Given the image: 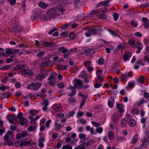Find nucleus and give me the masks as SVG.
Instances as JSON below:
<instances>
[{
	"label": "nucleus",
	"instance_id": "37",
	"mask_svg": "<svg viewBox=\"0 0 149 149\" xmlns=\"http://www.w3.org/2000/svg\"><path fill=\"white\" fill-rule=\"evenodd\" d=\"M110 33L113 36H118V34L117 31H113L111 30H109Z\"/></svg>",
	"mask_w": 149,
	"mask_h": 149
},
{
	"label": "nucleus",
	"instance_id": "33",
	"mask_svg": "<svg viewBox=\"0 0 149 149\" xmlns=\"http://www.w3.org/2000/svg\"><path fill=\"white\" fill-rule=\"evenodd\" d=\"M77 50V49L76 48H72L70 49V50L68 51V53L70 55H71L75 52Z\"/></svg>",
	"mask_w": 149,
	"mask_h": 149
},
{
	"label": "nucleus",
	"instance_id": "15",
	"mask_svg": "<svg viewBox=\"0 0 149 149\" xmlns=\"http://www.w3.org/2000/svg\"><path fill=\"white\" fill-rule=\"evenodd\" d=\"M54 62L52 61H46L42 63L43 66L49 67L51 66L53 64Z\"/></svg>",
	"mask_w": 149,
	"mask_h": 149
},
{
	"label": "nucleus",
	"instance_id": "14",
	"mask_svg": "<svg viewBox=\"0 0 149 149\" xmlns=\"http://www.w3.org/2000/svg\"><path fill=\"white\" fill-rule=\"evenodd\" d=\"M7 117L9 122L12 124H14V120L16 118V117L15 116L8 115L7 116Z\"/></svg>",
	"mask_w": 149,
	"mask_h": 149
},
{
	"label": "nucleus",
	"instance_id": "28",
	"mask_svg": "<svg viewBox=\"0 0 149 149\" xmlns=\"http://www.w3.org/2000/svg\"><path fill=\"white\" fill-rule=\"evenodd\" d=\"M70 23H67L63 24L61 27V29L62 30H65L68 29V26L70 24Z\"/></svg>",
	"mask_w": 149,
	"mask_h": 149
},
{
	"label": "nucleus",
	"instance_id": "62",
	"mask_svg": "<svg viewBox=\"0 0 149 149\" xmlns=\"http://www.w3.org/2000/svg\"><path fill=\"white\" fill-rule=\"evenodd\" d=\"M143 42L146 45H148L149 44V39L144 38Z\"/></svg>",
	"mask_w": 149,
	"mask_h": 149
},
{
	"label": "nucleus",
	"instance_id": "7",
	"mask_svg": "<svg viewBox=\"0 0 149 149\" xmlns=\"http://www.w3.org/2000/svg\"><path fill=\"white\" fill-rule=\"evenodd\" d=\"M52 108L56 112L61 111L63 109L62 106L59 104H55L52 105Z\"/></svg>",
	"mask_w": 149,
	"mask_h": 149
},
{
	"label": "nucleus",
	"instance_id": "49",
	"mask_svg": "<svg viewBox=\"0 0 149 149\" xmlns=\"http://www.w3.org/2000/svg\"><path fill=\"white\" fill-rule=\"evenodd\" d=\"M10 68V65H6L1 67L0 68V70H6L9 69Z\"/></svg>",
	"mask_w": 149,
	"mask_h": 149
},
{
	"label": "nucleus",
	"instance_id": "30",
	"mask_svg": "<svg viewBox=\"0 0 149 149\" xmlns=\"http://www.w3.org/2000/svg\"><path fill=\"white\" fill-rule=\"evenodd\" d=\"M131 23L132 26L133 27H136L138 25L137 22L135 19L132 20L131 22Z\"/></svg>",
	"mask_w": 149,
	"mask_h": 149
},
{
	"label": "nucleus",
	"instance_id": "40",
	"mask_svg": "<svg viewBox=\"0 0 149 149\" xmlns=\"http://www.w3.org/2000/svg\"><path fill=\"white\" fill-rule=\"evenodd\" d=\"M69 37L70 38L72 39H75L76 37L75 33L73 32L70 33L69 34Z\"/></svg>",
	"mask_w": 149,
	"mask_h": 149
},
{
	"label": "nucleus",
	"instance_id": "17",
	"mask_svg": "<svg viewBox=\"0 0 149 149\" xmlns=\"http://www.w3.org/2000/svg\"><path fill=\"white\" fill-rule=\"evenodd\" d=\"M113 102H114V99L113 97H110L108 100V104L109 107L111 108L113 106Z\"/></svg>",
	"mask_w": 149,
	"mask_h": 149
},
{
	"label": "nucleus",
	"instance_id": "32",
	"mask_svg": "<svg viewBox=\"0 0 149 149\" xmlns=\"http://www.w3.org/2000/svg\"><path fill=\"white\" fill-rule=\"evenodd\" d=\"M100 12V11H99L98 10H95L92 11L90 13L89 15L91 17L92 16V15L94 14L97 15L99 14Z\"/></svg>",
	"mask_w": 149,
	"mask_h": 149
},
{
	"label": "nucleus",
	"instance_id": "57",
	"mask_svg": "<svg viewBox=\"0 0 149 149\" xmlns=\"http://www.w3.org/2000/svg\"><path fill=\"white\" fill-rule=\"evenodd\" d=\"M102 86V84L100 83L96 82L94 85L95 88H98L101 87Z\"/></svg>",
	"mask_w": 149,
	"mask_h": 149
},
{
	"label": "nucleus",
	"instance_id": "53",
	"mask_svg": "<svg viewBox=\"0 0 149 149\" xmlns=\"http://www.w3.org/2000/svg\"><path fill=\"white\" fill-rule=\"evenodd\" d=\"M75 112L73 111L70 112L66 116L67 118H70L73 115H74Z\"/></svg>",
	"mask_w": 149,
	"mask_h": 149
},
{
	"label": "nucleus",
	"instance_id": "4",
	"mask_svg": "<svg viewBox=\"0 0 149 149\" xmlns=\"http://www.w3.org/2000/svg\"><path fill=\"white\" fill-rule=\"evenodd\" d=\"M73 84L75 87L81 88L82 87V82L81 81L77 79H75L73 81Z\"/></svg>",
	"mask_w": 149,
	"mask_h": 149
},
{
	"label": "nucleus",
	"instance_id": "59",
	"mask_svg": "<svg viewBox=\"0 0 149 149\" xmlns=\"http://www.w3.org/2000/svg\"><path fill=\"white\" fill-rule=\"evenodd\" d=\"M42 104L45 106H47L49 104V102L47 100H45L41 102Z\"/></svg>",
	"mask_w": 149,
	"mask_h": 149
},
{
	"label": "nucleus",
	"instance_id": "19",
	"mask_svg": "<svg viewBox=\"0 0 149 149\" xmlns=\"http://www.w3.org/2000/svg\"><path fill=\"white\" fill-rule=\"evenodd\" d=\"M19 123L21 125H23L27 123L28 121L25 118L22 117L19 120Z\"/></svg>",
	"mask_w": 149,
	"mask_h": 149
},
{
	"label": "nucleus",
	"instance_id": "43",
	"mask_svg": "<svg viewBox=\"0 0 149 149\" xmlns=\"http://www.w3.org/2000/svg\"><path fill=\"white\" fill-rule=\"evenodd\" d=\"M88 29L91 34H95L97 32V29H96L89 28Z\"/></svg>",
	"mask_w": 149,
	"mask_h": 149
},
{
	"label": "nucleus",
	"instance_id": "45",
	"mask_svg": "<svg viewBox=\"0 0 149 149\" xmlns=\"http://www.w3.org/2000/svg\"><path fill=\"white\" fill-rule=\"evenodd\" d=\"M108 136L110 140H112L114 138L113 134L112 132H110L108 134Z\"/></svg>",
	"mask_w": 149,
	"mask_h": 149
},
{
	"label": "nucleus",
	"instance_id": "60",
	"mask_svg": "<svg viewBox=\"0 0 149 149\" xmlns=\"http://www.w3.org/2000/svg\"><path fill=\"white\" fill-rule=\"evenodd\" d=\"M86 135L83 133H81L79 134V137L80 139H83L85 138Z\"/></svg>",
	"mask_w": 149,
	"mask_h": 149
},
{
	"label": "nucleus",
	"instance_id": "48",
	"mask_svg": "<svg viewBox=\"0 0 149 149\" xmlns=\"http://www.w3.org/2000/svg\"><path fill=\"white\" fill-rule=\"evenodd\" d=\"M91 123L94 126L96 127H99L100 125L99 123L95 121H93Z\"/></svg>",
	"mask_w": 149,
	"mask_h": 149
},
{
	"label": "nucleus",
	"instance_id": "41",
	"mask_svg": "<svg viewBox=\"0 0 149 149\" xmlns=\"http://www.w3.org/2000/svg\"><path fill=\"white\" fill-rule=\"evenodd\" d=\"M45 54V52L44 51H42L38 53L37 56L39 58H41Z\"/></svg>",
	"mask_w": 149,
	"mask_h": 149
},
{
	"label": "nucleus",
	"instance_id": "26",
	"mask_svg": "<svg viewBox=\"0 0 149 149\" xmlns=\"http://www.w3.org/2000/svg\"><path fill=\"white\" fill-rule=\"evenodd\" d=\"M38 5L39 7H41L42 9L45 8L46 7H47L48 6L47 4L43 2H39Z\"/></svg>",
	"mask_w": 149,
	"mask_h": 149
},
{
	"label": "nucleus",
	"instance_id": "42",
	"mask_svg": "<svg viewBox=\"0 0 149 149\" xmlns=\"http://www.w3.org/2000/svg\"><path fill=\"white\" fill-rule=\"evenodd\" d=\"M127 121L125 118L123 119L121 121V124L122 126H125L127 123Z\"/></svg>",
	"mask_w": 149,
	"mask_h": 149
},
{
	"label": "nucleus",
	"instance_id": "50",
	"mask_svg": "<svg viewBox=\"0 0 149 149\" xmlns=\"http://www.w3.org/2000/svg\"><path fill=\"white\" fill-rule=\"evenodd\" d=\"M103 130V128L101 127H99L96 129V132L99 134L101 133L102 132Z\"/></svg>",
	"mask_w": 149,
	"mask_h": 149
},
{
	"label": "nucleus",
	"instance_id": "11",
	"mask_svg": "<svg viewBox=\"0 0 149 149\" xmlns=\"http://www.w3.org/2000/svg\"><path fill=\"white\" fill-rule=\"evenodd\" d=\"M136 47L138 48V49L136 51V53L139 54L140 53L143 48V46L141 43L136 42Z\"/></svg>",
	"mask_w": 149,
	"mask_h": 149
},
{
	"label": "nucleus",
	"instance_id": "63",
	"mask_svg": "<svg viewBox=\"0 0 149 149\" xmlns=\"http://www.w3.org/2000/svg\"><path fill=\"white\" fill-rule=\"evenodd\" d=\"M143 25L145 28H148L149 26V21H148L144 22Z\"/></svg>",
	"mask_w": 149,
	"mask_h": 149
},
{
	"label": "nucleus",
	"instance_id": "16",
	"mask_svg": "<svg viewBox=\"0 0 149 149\" xmlns=\"http://www.w3.org/2000/svg\"><path fill=\"white\" fill-rule=\"evenodd\" d=\"M27 134L25 132H22L21 133H18L16 135V138L19 139L21 137H24L27 135Z\"/></svg>",
	"mask_w": 149,
	"mask_h": 149
},
{
	"label": "nucleus",
	"instance_id": "52",
	"mask_svg": "<svg viewBox=\"0 0 149 149\" xmlns=\"http://www.w3.org/2000/svg\"><path fill=\"white\" fill-rule=\"evenodd\" d=\"M145 78L144 76H142L139 78L138 79V81H139L141 84H143L144 82V79Z\"/></svg>",
	"mask_w": 149,
	"mask_h": 149
},
{
	"label": "nucleus",
	"instance_id": "9",
	"mask_svg": "<svg viewBox=\"0 0 149 149\" xmlns=\"http://www.w3.org/2000/svg\"><path fill=\"white\" fill-rule=\"evenodd\" d=\"M19 68L23 70L22 74H28V72L26 71H27L29 68L27 66L25 65H23L19 66Z\"/></svg>",
	"mask_w": 149,
	"mask_h": 149
},
{
	"label": "nucleus",
	"instance_id": "6",
	"mask_svg": "<svg viewBox=\"0 0 149 149\" xmlns=\"http://www.w3.org/2000/svg\"><path fill=\"white\" fill-rule=\"evenodd\" d=\"M39 16V12L37 9H35L31 15V19L32 21L36 19Z\"/></svg>",
	"mask_w": 149,
	"mask_h": 149
},
{
	"label": "nucleus",
	"instance_id": "2",
	"mask_svg": "<svg viewBox=\"0 0 149 149\" xmlns=\"http://www.w3.org/2000/svg\"><path fill=\"white\" fill-rule=\"evenodd\" d=\"M42 84L39 83H32L31 84H28L26 88L28 90H31L34 91L38 90L41 86Z\"/></svg>",
	"mask_w": 149,
	"mask_h": 149
},
{
	"label": "nucleus",
	"instance_id": "44",
	"mask_svg": "<svg viewBox=\"0 0 149 149\" xmlns=\"http://www.w3.org/2000/svg\"><path fill=\"white\" fill-rule=\"evenodd\" d=\"M68 101L70 103H72L76 102V100L73 97H70L68 98Z\"/></svg>",
	"mask_w": 149,
	"mask_h": 149
},
{
	"label": "nucleus",
	"instance_id": "64",
	"mask_svg": "<svg viewBox=\"0 0 149 149\" xmlns=\"http://www.w3.org/2000/svg\"><path fill=\"white\" fill-rule=\"evenodd\" d=\"M144 60L145 61H147L148 63L149 64V56L146 55L144 57Z\"/></svg>",
	"mask_w": 149,
	"mask_h": 149
},
{
	"label": "nucleus",
	"instance_id": "20",
	"mask_svg": "<svg viewBox=\"0 0 149 149\" xmlns=\"http://www.w3.org/2000/svg\"><path fill=\"white\" fill-rule=\"evenodd\" d=\"M131 56V53L129 52H126L123 56V59L124 61H126L127 59L130 57Z\"/></svg>",
	"mask_w": 149,
	"mask_h": 149
},
{
	"label": "nucleus",
	"instance_id": "29",
	"mask_svg": "<svg viewBox=\"0 0 149 149\" xmlns=\"http://www.w3.org/2000/svg\"><path fill=\"white\" fill-rule=\"evenodd\" d=\"M93 52L92 50L91 49H88L85 51V54L88 56H91Z\"/></svg>",
	"mask_w": 149,
	"mask_h": 149
},
{
	"label": "nucleus",
	"instance_id": "34",
	"mask_svg": "<svg viewBox=\"0 0 149 149\" xmlns=\"http://www.w3.org/2000/svg\"><path fill=\"white\" fill-rule=\"evenodd\" d=\"M49 81L48 82V83L52 86H53L55 85L56 83V79L49 80Z\"/></svg>",
	"mask_w": 149,
	"mask_h": 149
},
{
	"label": "nucleus",
	"instance_id": "46",
	"mask_svg": "<svg viewBox=\"0 0 149 149\" xmlns=\"http://www.w3.org/2000/svg\"><path fill=\"white\" fill-rule=\"evenodd\" d=\"M6 53L7 55H8L11 54H13L12 49H8L6 51Z\"/></svg>",
	"mask_w": 149,
	"mask_h": 149
},
{
	"label": "nucleus",
	"instance_id": "5",
	"mask_svg": "<svg viewBox=\"0 0 149 149\" xmlns=\"http://www.w3.org/2000/svg\"><path fill=\"white\" fill-rule=\"evenodd\" d=\"M42 45L44 47H48L49 48H54L56 47L55 43L47 41H43L42 42Z\"/></svg>",
	"mask_w": 149,
	"mask_h": 149
},
{
	"label": "nucleus",
	"instance_id": "3",
	"mask_svg": "<svg viewBox=\"0 0 149 149\" xmlns=\"http://www.w3.org/2000/svg\"><path fill=\"white\" fill-rule=\"evenodd\" d=\"M13 136V132L11 131H8L4 136V140L6 141H8L9 137L10 136ZM4 143L6 144V146H11L13 144V143L12 141H9L6 142Z\"/></svg>",
	"mask_w": 149,
	"mask_h": 149
},
{
	"label": "nucleus",
	"instance_id": "22",
	"mask_svg": "<svg viewBox=\"0 0 149 149\" xmlns=\"http://www.w3.org/2000/svg\"><path fill=\"white\" fill-rule=\"evenodd\" d=\"M129 43L133 48H136V42H135L134 39L130 40L129 42Z\"/></svg>",
	"mask_w": 149,
	"mask_h": 149
},
{
	"label": "nucleus",
	"instance_id": "1",
	"mask_svg": "<svg viewBox=\"0 0 149 149\" xmlns=\"http://www.w3.org/2000/svg\"><path fill=\"white\" fill-rule=\"evenodd\" d=\"M65 11V9L63 8L61 5H59L56 7H54L49 10L50 14H47V16H49V17L45 18V20H47L51 19L52 18L57 16L58 14L56 12L58 11H60L63 13Z\"/></svg>",
	"mask_w": 149,
	"mask_h": 149
},
{
	"label": "nucleus",
	"instance_id": "10",
	"mask_svg": "<svg viewBox=\"0 0 149 149\" xmlns=\"http://www.w3.org/2000/svg\"><path fill=\"white\" fill-rule=\"evenodd\" d=\"M102 70L99 69H98L96 72V74L98 79L100 81H102L103 79V78L102 76Z\"/></svg>",
	"mask_w": 149,
	"mask_h": 149
},
{
	"label": "nucleus",
	"instance_id": "47",
	"mask_svg": "<svg viewBox=\"0 0 149 149\" xmlns=\"http://www.w3.org/2000/svg\"><path fill=\"white\" fill-rule=\"evenodd\" d=\"M81 76L83 77V78H87V74L86 72L83 70L81 73Z\"/></svg>",
	"mask_w": 149,
	"mask_h": 149
},
{
	"label": "nucleus",
	"instance_id": "21",
	"mask_svg": "<svg viewBox=\"0 0 149 149\" xmlns=\"http://www.w3.org/2000/svg\"><path fill=\"white\" fill-rule=\"evenodd\" d=\"M58 49L59 51L63 54H65L69 51L68 49L64 47H59L58 48Z\"/></svg>",
	"mask_w": 149,
	"mask_h": 149
},
{
	"label": "nucleus",
	"instance_id": "51",
	"mask_svg": "<svg viewBox=\"0 0 149 149\" xmlns=\"http://www.w3.org/2000/svg\"><path fill=\"white\" fill-rule=\"evenodd\" d=\"M62 149H72V147L71 146L65 145L62 147Z\"/></svg>",
	"mask_w": 149,
	"mask_h": 149
},
{
	"label": "nucleus",
	"instance_id": "36",
	"mask_svg": "<svg viewBox=\"0 0 149 149\" xmlns=\"http://www.w3.org/2000/svg\"><path fill=\"white\" fill-rule=\"evenodd\" d=\"M110 0H105L104 1L101 2L99 4L100 6L102 5H105L108 4V3L110 2Z\"/></svg>",
	"mask_w": 149,
	"mask_h": 149
},
{
	"label": "nucleus",
	"instance_id": "61",
	"mask_svg": "<svg viewBox=\"0 0 149 149\" xmlns=\"http://www.w3.org/2000/svg\"><path fill=\"white\" fill-rule=\"evenodd\" d=\"M88 31L85 33V35L86 37H90L91 36V33L90 32L89 30L88 29Z\"/></svg>",
	"mask_w": 149,
	"mask_h": 149
},
{
	"label": "nucleus",
	"instance_id": "56",
	"mask_svg": "<svg viewBox=\"0 0 149 149\" xmlns=\"http://www.w3.org/2000/svg\"><path fill=\"white\" fill-rule=\"evenodd\" d=\"M12 5H14L15 4L16 0H7Z\"/></svg>",
	"mask_w": 149,
	"mask_h": 149
},
{
	"label": "nucleus",
	"instance_id": "58",
	"mask_svg": "<svg viewBox=\"0 0 149 149\" xmlns=\"http://www.w3.org/2000/svg\"><path fill=\"white\" fill-rule=\"evenodd\" d=\"M118 15L117 13H115L113 15V17L115 21H117L118 18Z\"/></svg>",
	"mask_w": 149,
	"mask_h": 149
},
{
	"label": "nucleus",
	"instance_id": "39",
	"mask_svg": "<svg viewBox=\"0 0 149 149\" xmlns=\"http://www.w3.org/2000/svg\"><path fill=\"white\" fill-rule=\"evenodd\" d=\"M125 47V44H120L118 45L117 47V49H123Z\"/></svg>",
	"mask_w": 149,
	"mask_h": 149
},
{
	"label": "nucleus",
	"instance_id": "24",
	"mask_svg": "<svg viewBox=\"0 0 149 149\" xmlns=\"http://www.w3.org/2000/svg\"><path fill=\"white\" fill-rule=\"evenodd\" d=\"M54 127L56 130H58L62 127V125L60 124H58L57 121H56L54 123Z\"/></svg>",
	"mask_w": 149,
	"mask_h": 149
},
{
	"label": "nucleus",
	"instance_id": "35",
	"mask_svg": "<svg viewBox=\"0 0 149 149\" xmlns=\"http://www.w3.org/2000/svg\"><path fill=\"white\" fill-rule=\"evenodd\" d=\"M38 112V111L35 109H32L30 110V114L33 116H35Z\"/></svg>",
	"mask_w": 149,
	"mask_h": 149
},
{
	"label": "nucleus",
	"instance_id": "31",
	"mask_svg": "<svg viewBox=\"0 0 149 149\" xmlns=\"http://www.w3.org/2000/svg\"><path fill=\"white\" fill-rule=\"evenodd\" d=\"M143 145L146 147L148 145L149 142L148 140L146 138H144L143 140Z\"/></svg>",
	"mask_w": 149,
	"mask_h": 149
},
{
	"label": "nucleus",
	"instance_id": "54",
	"mask_svg": "<svg viewBox=\"0 0 149 149\" xmlns=\"http://www.w3.org/2000/svg\"><path fill=\"white\" fill-rule=\"evenodd\" d=\"M104 62L103 58H101L97 61V63L100 65H102Z\"/></svg>",
	"mask_w": 149,
	"mask_h": 149
},
{
	"label": "nucleus",
	"instance_id": "25",
	"mask_svg": "<svg viewBox=\"0 0 149 149\" xmlns=\"http://www.w3.org/2000/svg\"><path fill=\"white\" fill-rule=\"evenodd\" d=\"M130 77H131V76H130L129 74H123L122 76V79L123 81L126 82L127 81L128 78Z\"/></svg>",
	"mask_w": 149,
	"mask_h": 149
},
{
	"label": "nucleus",
	"instance_id": "55",
	"mask_svg": "<svg viewBox=\"0 0 149 149\" xmlns=\"http://www.w3.org/2000/svg\"><path fill=\"white\" fill-rule=\"evenodd\" d=\"M29 118L31 120L30 123H35V119L33 116H30L29 117Z\"/></svg>",
	"mask_w": 149,
	"mask_h": 149
},
{
	"label": "nucleus",
	"instance_id": "13",
	"mask_svg": "<svg viewBox=\"0 0 149 149\" xmlns=\"http://www.w3.org/2000/svg\"><path fill=\"white\" fill-rule=\"evenodd\" d=\"M120 116L118 113L113 114L112 115V118L113 121L114 122H117L120 119Z\"/></svg>",
	"mask_w": 149,
	"mask_h": 149
},
{
	"label": "nucleus",
	"instance_id": "12",
	"mask_svg": "<svg viewBox=\"0 0 149 149\" xmlns=\"http://www.w3.org/2000/svg\"><path fill=\"white\" fill-rule=\"evenodd\" d=\"M136 121L131 117H130L128 122V125L129 126L133 127L136 125Z\"/></svg>",
	"mask_w": 149,
	"mask_h": 149
},
{
	"label": "nucleus",
	"instance_id": "27",
	"mask_svg": "<svg viewBox=\"0 0 149 149\" xmlns=\"http://www.w3.org/2000/svg\"><path fill=\"white\" fill-rule=\"evenodd\" d=\"M138 135L136 134L133 137L132 139V142L133 143H136L138 140Z\"/></svg>",
	"mask_w": 149,
	"mask_h": 149
},
{
	"label": "nucleus",
	"instance_id": "23",
	"mask_svg": "<svg viewBox=\"0 0 149 149\" xmlns=\"http://www.w3.org/2000/svg\"><path fill=\"white\" fill-rule=\"evenodd\" d=\"M45 75L43 74H41L37 75L36 78L37 80L41 81L45 78Z\"/></svg>",
	"mask_w": 149,
	"mask_h": 149
},
{
	"label": "nucleus",
	"instance_id": "8",
	"mask_svg": "<svg viewBox=\"0 0 149 149\" xmlns=\"http://www.w3.org/2000/svg\"><path fill=\"white\" fill-rule=\"evenodd\" d=\"M18 143H19L20 146L21 147H22L23 146H28L30 144V141H19L15 143V145L16 146H17L18 145L17 144Z\"/></svg>",
	"mask_w": 149,
	"mask_h": 149
},
{
	"label": "nucleus",
	"instance_id": "38",
	"mask_svg": "<svg viewBox=\"0 0 149 149\" xmlns=\"http://www.w3.org/2000/svg\"><path fill=\"white\" fill-rule=\"evenodd\" d=\"M139 110L137 108H135L134 109L132 110V112L133 114H137L139 113Z\"/></svg>",
	"mask_w": 149,
	"mask_h": 149
},
{
	"label": "nucleus",
	"instance_id": "18",
	"mask_svg": "<svg viewBox=\"0 0 149 149\" xmlns=\"http://www.w3.org/2000/svg\"><path fill=\"white\" fill-rule=\"evenodd\" d=\"M117 107L119 112L122 113L124 112V110L123 109V106L122 104H118L117 105Z\"/></svg>",
	"mask_w": 149,
	"mask_h": 149
}]
</instances>
